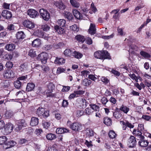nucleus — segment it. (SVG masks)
Returning a JSON list of instances; mask_svg holds the SVG:
<instances>
[{
    "label": "nucleus",
    "instance_id": "2eb2a0df",
    "mask_svg": "<svg viewBox=\"0 0 151 151\" xmlns=\"http://www.w3.org/2000/svg\"><path fill=\"white\" fill-rule=\"evenodd\" d=\"M16 144V142L12 140H9L6 141L5 143V145L7 146V147H6V149H7L8 148H10L12 147H13Z\"/></svg>",
    "mask_w": 151,
    "mask_h": 151
},
{
    "label": "nucleus",
    "instance_id": "393cba45",
    "mask_svg": "<svg viewBox=\"0 0 151 151\" xmlns=\"http://www.w3.org/2000/svg\"><path fill=\"white\" fill-rule=\"evenodd\" d=\"M45 109L42 107H39L37 109L36 113L38 117H40L42 116V113L44 112Z\"/></svg>",
    "mask_w": 151,
    "mask_h": 151
},
{
    "label": "nucleus",
    "instance_id": "f704fd0d",
    "mask_svg": "<svg viewBox=\"0 0 151 151\" xmlns=\"http://www.w3.org/2000/svg\"><path fill=\"white\" fill-rule=\"evenodd\" d=\"M77 40L79 42L83 43L85 40V38L84 36L80 35H78L75 37Z\"/></svg>",
    "mask_w": 151,
    "mask_h": 151
},
{
    "label": "nucleus",
    "instance_id": "cd10ccee",
    "mask_svg": "<svg viewBox=\"0 0 151 151\" xmlns=\"http://www.w3.org/2000/svg\"><path fill=\"white\" fill-rule=\"evenodd\" d=\"M46 138L48 140H52L56 138V136L54 134L49 133L47 134Z\"/></svg>",
    "mask_w": 151,
    "mask_h": 151
},
{
    "label": "nucleus",
    "instance_id": "4468645a",
    "mask_svg": "<svg viewBox=\"0 0 151 151\" xmlns=\"http://www.w3.org/2000/svg\"><path fill=\"white\" fill-rule=\"evenodd\" d=\"M33 34L35 36L43 38L44 36V33L41 29L37 30L34 32Z\"/></svg>",
    "mask_w": 151,
    "mask_h": 151
},
{
    "label": "nucleus",
    "instance_id": "0eeeda50",
    "mask_svg": "<svg viewBox=\"0 0 151 151\" xmlns=\"http://www.w3.org/2000/svg\"><path fill=\"white\" fill-rule=\"evenodd\" d=\"M81 125L77 122H75L70 125V128L76 132L79 131L81 129Z\"/></svg>",
    "mask_w": 151,
    "mask_h": 151
},
{
    "label": "nucleus",
    "instance_id": "864d4df0",
    "mask_svg": "<svg viewBox=\"0 0 151 151\" xmlns=\"http://www.w3.org/2000/svg\"><path fill=\"white\" fill-rule=\"evenodd\" d=\"M10 4L6 2H4L2 5V7L4 9H9Z\"/></svg>",
    "mask_w": 151,
    "mask_h": 151
},
{
    "label": "nucleus",
    "instance_id": "4c0bfd02",
    "mask_svg": "<svg viewBox=\"0 0 151 151\" xmlns=\"http://www.w3.org/2000/svg\"><path fill=\"white\" fill-rule=\"evenodd\" d=\"M22 83L19 81L17 80L14 82V84L15 87L17 89L20 88L22 85Z\"/></svg>",
    "mask_w": 151,
    "mask_h": 151
},
{
    "label": "nucleus",
    "instance_id": "0e129e2a",
    "mask_svg": "<svg viewBox=\"0 0 151 151\" xmlns=\"http://www.w3.org/2000/svg\"><path fill=\"white\" fill-rule=\"evenodd\" d=\"M27 140L25 139H21L19 141L20 144L22 145L24 144H27Z\"/></svg>",
    "mask_w": 151,
    "mask_h": 151
},
{
    "label": "nucleus",
    "instance_id": "ea45409f",
    "mask_svg": "<svg viewBox=\"0 0 151 151\" xmlns=\"http://www.w3.org/2000/svg\"><path fill=\"white\" fill-rule=\"evenodd\" d=\"M13 114V112L11 111H6L5 114V117L6 118H9L12 116Z\"/></svg>",
    "mask_w": 151,
    "mask_h": 151
},
{
    "label": "nucleus",
    "instance_id": "423d86ee",
    "mask_svg": "<svg viewBox=\"0 0 151 151\" xmlns=\"http://www.w3.org/2000/svg\"><path fill=\"white\" fill-rule=\"evenodd\" d=\"M27 125V123L24 119H22L19 121L18 122V124L15 129V131L17 132L20 131L22 129L23 127H26Z\"/></svg>",
    "mask_w": 151,
    "mask_h": 151
},
{
    "label": "nucleus",
    "instance_id": "de8ad7c7",
    "mask_svg": "<svg viewBox=\"0 0 151 151\" xmlns=\"http://www.w3.org/2000/svg\"><path fill=\"white\" fill-rule=\"evenodd\" d=\"M47 86L50 92H51L52 90L54 88L55 86L52 83H49L48 85Z\"/></svg>",
    "mask_w": 151,
    "mask_h": 151
},
{
    "label": "nucleus",
    "instance_id": "72a5a7b5",
    "mask_svg": "<svg viewBox=\"0 0 151 151\" xmlns=\"http://www.w3.org/2000/svg\"><path fill=\"white\" fill-rule=\"evenodd\" d=\"M73 52L72 50L70 49H67L64 51V54L66 56L70 57L72 54V55Z\"/></svg>",
    "mask_w": 151,
    "mask_h": 151
},
{
    "label": "nucleus",
    "instance_id": "680f3d73",
    "mask_svg": "<svg viewBox=\"0 0 151 151\" xmlns=\"http://www.w3.org/2000/svg\"><path fill=\"white\" fill-rule=\"evenodd\" d=\"M114 35V34L113 33L111 34V35L109 36H102V38L105 39H108L113 37Z\"/></svg>",
    "mask_w": 151,
    "mask_h": 151
},
{
    "label": "nucleus",
    "instance_id": "6e6552de",
    "mask_svg": "<svg viewBox=\"0 0 151 151\" xmlns=\"http://www.w3.org/2000/svg\"><path fill=\"white\" fill-rule=\"evenodd\" d=\"M23 24L24 27L30 29L34 28L35 27L34 23L28 20H25L23 23Z\"/></svg>",
    "mask_w": 151,
    "mask_h": 151
},
{
    "label": "nucleus",
    "instance_id": "49530a36",
    "mask_svg": "<svg viewBox=\"0 0 151 151\" xmlns=\"http://www.w3.org/2000/svg\"><path fill=\"white\" fill-rule=\"evenodd\" d=\"M86 114L87 115H90L93 112L91 107L87 108L85 109Z\"/></svg>",
    "mask_w": 151,
    "mask_h": 151
},
{
    "label": "nucleus",
    "instance_id": "79ce46f5",
    "mask_svg": "<svg viewBox=\"0 0 151 151\" xmlns=\"http://www.w3.org/2000/svg\"><path fill=\"white\" fill-rule=\"evenodd\" d=\"M79 99L82 101V107L84 108H85L88 104L86 100L84 99L79 98Z\"/></svg>",
    "mask_w": 151,
    "mask_h": 151
},
{
    "label": "nucleus",
    "instance_id": "6ab92c4d",
    "mask_svg": "<svg viewBox=\"0 0 151 151\" xmlns=\"http://www.w3.org/2000/svg\"><path fill=\"white\" fill-rule=\"evenodd\" d=\"M69 130L66 128H57L56 131V132L58 134H61L68 132Z\"/></svg>",
    "mask_w": 151,
    "mask_h": 151
},
{
    "label": "nucleus",
    "instance_id": "9b49d317",
    "mask_svg": "<svg viewBox=\"0 0 151 151\" xmlns=\"http://www.w3.org/2000/svg\"><path fill=\"white\" fill-rule=\"evenodd\" d=\"M141 139L138 142L139 145L142 147H146L147 146L149 142L145 139L144 136H141Z\"/></svg>",
    "mask_w": 151,
    "mask_h": 151
},
{
    "label": "nucleus",
    "instance_id": "aec40b11",
    "mask_svg": "<svg viewBox=\"0 0 151 151\" xmlns=\"http://www.w3.org/2000/svg\"><path fill=\"white\" fill-rule=\"evenodd\" d=\"M88 31L89 33L91 35H94L95 34L96 29L95 24H93L91 23Z\"/></svg>",
    "mask_w": 151,
    "mask_h": 151
},
{
    "label": "nucleus",
    "instance_id": "e433bc0d",
    "mask_svg": "<svg viewBox=\"0 0 151 151\" xmlns=\"http://www.w3.org/2000/svg\"><path fill=\"white\" fill-rule=\"evenodd\" d=\"M91 81L87 78H85L83 80L82 84L85 86H88L91 83Z\"/></svg>",
    "mask_w": 151,
    "mask_h": 151
},
{
    "label": "nucleus",
    "instance_id": "7c9ffc66",
    "mask_svg": "<svg viewBox=\"0 0 151 151\" xmlns=\"http://www.w3.org/2000/svg\"><path fill=\"white\" fill-rule=\"evenodd\" d=\"M70 2L72 6L74 7L78 8L79 6V3L75 0H70Z\"/></svg>",
    "mask_w": 151,
    "mask_h": 151
},
{
    "label": "nucleus",
    "instance_id": "b1692460",
    "mask_svg": "<svg viewBox=\"0 0 151 151\" xmlns=\"http://www.w3.org/2000/svg\"><path fill=\"white\" fill-rule=\"evenodd\" d=\"M25 35L22 31L18 32L16 34V37L18 40H22L25 37Z\"/></svg>",
    "mask_w": 151,
    "mask_h": 151
},
{
    "label": "nucleus",
    "instance_id": "dca6fc26",
    "mask_svg": "<svg viewBox=\"0 0 151 151\" xmlns=\"http://www.w3.org/2000/svg\"><path fill=\"white\" fill-rule=\"evenodd\" d=\"M39 123V119L38 118L33 117L31 118L30 124L32 126H34L37 125Z\"/></svg>",
    "mask_w": 151,
    "mask_h": 151
},
{
    "label": "nucleus",
    "instance_id": "c9c22d12",
    "mask_svg": "<svg viewBox=\"0 0 151 151\" xmlns=\"http://www.w3.org/2000/svg\"><path fill=\"white\" fill-rule=\"evenodd\" d=\"M42 116H41L40 117L41 119L42 118L46 119L49 116V111L48 110H45V109L44 112L42 113Z\"/></svg>",
    "mask_w": 151,
    "mask_h": 151
},
{
    "label": "nucleus",
    "instance_id": "774afa93",
    "mask_svg": "<svg viewBox=\"0 0 151 151\" xmlns=\"http://www.w3.org/2000/svg\"><path fill=\"white\" fill-rule=\"evenodd\" d=\"M142 118L147 121H149L151 118V117L146 115H143L142 116Z\"/></svg>",
    "mask_w": 151,
    "mask_h": 151
},
{
    "label": "nucleus",
    "instance_id": "c03bdc74",
    "mask_svg": "<svg viewBox=\"0 0 151 151\" xmlns=\"http://www.w3.org/2000/svg\"><path fill=\"white\" fill-rule=\"evenodd\" d=\"M90 106L91 107V109L94 111H97L99 110V106L95 104H90Z\"/></svg>",
    "mask_w": 151,
    "mask_h": 151
},
{
    "label": "nucleus",
    "instance_id": "a211bd4d",
    "mask_svg": "<svg viewBox=\"0 0 151 151\" xmlns=\"http://www.w3.org/2000/svg\"><path fill=\"white\" fill-rule=\"evenodd\" d=\"M15 45L13 44H7L5 47V49L8 51H12L15 49Z\"/></svg>",
    "mask_w": 151,
    "mask_h": 151
},
{
    "label": "nucleus",
    "instance_id": "bb28decb",
    "mask_svg": "<svg viewBox=\"0 0 151 151\" xmlns=\"http://www.w3.org/2000/svg\"><path fill=\"white\" fill-rule=\"evenodd\" d=\"M94 56L96 58L102 59L101 51H99L95 52L94 54Z\"/></svg>",
    "mask_w": 151,
    "mask_h": 151
},
{
    "label": "nucleus",
    "instance_id": "7ed1b4c3",
    "mask_svg": "<svg viewBox=\"0 0 151 151\" xmlns=\"http://www.w3.org/2000/svg\"><path fill=\"white\" fill-rule=\"evenodd\" d=\"M39 12L42 19L45 21L49 20L50 18V14L47 11L41 9H40Z\"/></svg>",
    "mask_w": 151,
    "mask_h": 151
},
{
    "label": "nucleus",
    "instance_id": "a18cd8bd",
    "mask_svg": "<svg viewBox=\"0 0 151 151\" xmlns=\"http://www.w3.org/2000/svg\"><path fill=\"white\" fill-rule=\"evenodd\" d=\"M109 137L112 139H113L116 137V134L113 130H111L110 131L109 134Z\"/></svg>",
    "mask_w": 151,
    "mask_h": 151
},
{
    "label": "nucleus",
    "instance_id": "412c9836",
    "mask_svg": "<svg viewBox=\"0 0 151 151\" xmlns=\"http://www.w3.org/2000/svg\"><path fill=\"white\" fill-rule=\"evenodd\" d=\"M41 44L40 39L39 38H37L32 42V45L33 47H37L40 45Z\"/></svg>",
    "mask_w": 151,
    "mask_h": 151
},
{
    "label": "nucleus",
    "instance_id": "1a4fd4ad",
    "mask_svg": "<svg viewBox=\"0 0 151 151\" xmlns=\"http://www.w3.org/2000/svg\"><path fill=\"white\" fill-rule=\"evenodd\" d=\"M136 143L135 138L133 136H131L128 140V146L130 147H135Z\"/></svg>",
    "mask_w": 151,
    "mask_h": 151
},
{
    "label": "nucleus",
    "instance_id": "5fc2aeb1",
    "mask_svg": "<svg viewBox=\"0 0 151 151\" xmlns=\"http://www.w3.org/2000/svg\"><path fill=\"white\" fill-rule=\"evenodd\" d=\"M93 132L92 129L87 130L86 135L87 136H93Z\"/></svg>",
    "mask_w": 151,
    "mask_h": 151
},
{
    "label": "nucleus",
    "instance_id": "37998d69",
    "mask_svg": "<svg viewBox=\"0 0 151 151\" xmlns=\"http://www.w3.org/2000/svg\"><path fill=\"white\" fill-rule=\"evenodd\" d=\"M65 17L69 20H72L73 18L72 14L69 12L65 13Z\"/></svg>",
    "mask_w": 151,
    "mask_h": 151
},
{
    "label": "nucleus",
    "instance_id": "f8f14e48",
    "mask_svg": "<svg viewBox=\"0 0 151 151\" xmlns=\"http://www.w3.org/2000/svg\"><path fill=\"white\" fill-rule=\"evenodd\" d=\"M54 5L58 9L63 10L66 8V6L62 1H55L54 2Z\"/></svg>",
    "mask_w": 151,
    "mask_h": 151
},
{
    "label": "nucleus",
    "instance_id": "c85d7f7f",
    "mask_svg": "<svg viewBox=\"0 0 151 151\" xmlns=\"http://www.w3.org/2000/svg\"><path fill=\"white\" fill-rule=\"evenodd\" d=\"M119 110L124 113L127 114L129 110V108L127 107L126 106L122 105L120 107Z\"/></svg>",
    "mask_w": 151,
    "mask_h": 151
},
{
    "label": "nucleus",
    "instance_id": "f03ea898",
    "mask_svg": "<svg viewBox=\"0 0 151 151\" xmlns=\"http://www.w3.org/2000/svg\"><path fill=\"white\" fill-rule=\"evenodd\" d=\"M13 128V125L11 123H8L4 125L2 129V132L4 134H8L12 132Z\"/></svg>",
    "mask_w": 151,
    "mask_h": 151
},
{
    "label": "nucleus",
    "instance_id": "a19ab883",
    "mask_svg": "<svg viewBox=\"0 0 151 151\" xmlns=\"http://www.w3.org/2000/svg\"><path fill=\"white\" fill-rule=\"evenodd\" d=\"M14 74V72L11 70H7L4 72V76H13Z\"/></svg>",
    "mask_w": 151,
    "mask_h": 151
},
{
    "label": "nucleus",
    "instance_id": "2f4dec72",
    "mask_svg": "<svg viewBox=\"0 0 151 151\" xmlns=\"http://www.w3.org/2000/svg\"><path fill=\"white\" fill-rule=\"evenodd\" d=\"M36 52V51L33 49H31L29 50L28 55L32 58H34L37 55Z\"/></svg>",
    "mask_w": 151,
    "mask_h": 151
},
{
    "label": "nucleus",
    "instance_id": "4d7b16f0",
    "mask_svg": "<svg viewBox=\"0 0 151 151\" xmlns=\"http://www.w3.org/2000/svg\"><path fill=\"white\" fill-rule=\"evenodd\" d=\"M90 72L88 71L87 70H84L82 71L81 72V76H85L86 75V76L88 75V76H94L93 75H91V74H89Z\"/></svg>",
    "mask_w": 151,
    "mask_h": 151
},
{
    "label": "nucleus",
    "instance_id": "09e8293b",
    "mask_svg": "<svg viewBox=\"0 0 151 151\" xmlns=\"http://www.w3.org/2000/svg\"><path fill=\"white\" fill-rule=\"evenodd\" d=\"M42 124L44 127L47 129L50 126V123L49 122L43 121Z\"/></svg>",
    "mask_w": 151,
    "mask_h": 151
},
{
    "label": "nucleus",
    "instance_id": "ddd939ff",
    "mask_svg": "<svg viewBox=\"0 0 151 151\" xmlns=\"http://www.w3.org/2000/svg\"><path fill=\"white\" fill-rule=\"evenodd\" d=\"M73 13L74 16L77 19H83V17L82 14L77 10H73Z\"/></svg>",
    "mask_w": 151,
    "mask_h": 151
},
{
    "label": "nucleus",
    "instance_id": "4be33fe9",
    "mask_svg": "<svg viewBox=\"0 0 151 151\" xmlns=\"http://www.w3.org/2000/svg\"><path fill=\"white\" fill-rule=\"evenodd\" d=\"M65 62V60L63 58L56 57L54 61V63L58 65H61Z\"/></svg>",
    "mask_w": 151,
    "mask_h": 151
},
{
    "label": "nucleus",
    "instance_id": "f257e3e1",
    "mask_svg": "<svg viewBox=\"0 0 151 151\" xmlns=\"http://www.w3.org/2000/svg\"><path fill=\"white\" fill-rule=\"evenodd\" d=\"M66 21L64 19H60L58 21V25L54 27V29L55 32L59 34H63L64 32V29L62 27L65 26Z\"/></svg>",
    "mask_w": 151,
    "mask_h": 151
},
{
    "label": "nucleus",
    "instance_id": "c756f323",
    "mask_svg": "<svg viewBox=\"0 0 151 151\" xmlns=\"http://www.w3.org/2000/svg\"><path fill=\"white\" fill-rule=\"evenodd\" d=\"M72 55L74 56L75 58L78 59L81 58L83 56L82 54L77 52L76 51H74L73 52Z\"/></svg>",
    "mask_w": 151,
    "mask_h": 151
},
{
    "label": "nucleus",
    "instance_id": "3c124183",
    "mask_svg": "<svg viewBox=\"0 0 151 151\" xmlns=\"http://www.w3.org/2000/svg\"><path fill=\"white\" fill-rule=\"evenodd\" d=\"M50 28V27L46 24L42 25V29L44 31H47L49 30Z\"/></svg>",
    "mask_w": 151,
    "mask_h": 151
},
{
    "label": "nucleus",
    "instance_id": "69168bd1",
    "mask_svg": "<svg viewBox=\"0 0 151 151\" xmlns=\"http://www.w3.org/2000/svg\"><path fill=\"white\" fill-rule=\"evenodd\" d=\"M7 29L10 31L14 30V26L12 24H9Z\"/></svg>",
    "mask_w": 151,
    "mask_h": 151
},
{
    "label": "nucleus",
    "instance_id": "5701e85b",
    "mask_svg": "<svg viewBox=\"0 0 151 151\" xmlns=\"http://www.w3.org/2000/svg\"><path fill=\"white\" fill-rule=\"evenodd\" d=\"M35 85L33 83H29L27 84L26 88V90L27 91H32L34 88Z\"/></svg>",
    "mask_w": 151,
    "mask_h": 151
},
{
    "label": "nucleus",
    "instance_id": "58836bf2",
    "mask_svg": "<svg viewBox=\"0 0 151 151\" xmlns=\"http://www.w3.org/2000/svg\"><path fill=\"white\" fill-rule=\"evenodd\" d=\"M8 139L5 136L0 137V145L3 144H5V143L7 140Z\"/></svg>",
    "mask_w": 151,
    "mask_h": 151
},
{
    "label": "nucleus",
    "instance_id": "9d476101",
    "mask_svg": "<svg viewBox=\"0 0 151 151\" xmlns=\"http://www.w3.org/2000/svg\"><path fill=\"white\" fill-rule=\"evenodd\" d=\"M1 15L4 18L6 19H10L12 16L11 12L6 10H4L2 11Z\"/></svg>",
    "mask_w": 151,
    "mask_h": 151
},
{
    "label": "nucleus",
    "instance_id": "338daca9",
    "mask_svg": "<svg viewBox=\"0 0 151 151\" xmlns=\"http://www.w3.org/2000/svg\"><path fill=\"white\" fill-rule=\"evenodd\" d=\"M117 31L118 34L121 36L124 35V32L122 28H118Z\"/></svg>",
    "mask_w": 151,
    "mask_h": 151
},
{
    "label": "nucleus",
    "instance_id": "603ef678",
    "mask_svg": "<svg viewBox=\"0 0 151 151\" xmlns=\"http://www.w3.org/2000/svg\"><path fill=\"white\" fill-rule=\"evenodd\" d=\"M77 97L85 93V91L83 90H78L75 91Z\"/></svg>",
    "mask_w": 151,
    "mask_h": 151
},
{
    "label": "nucleus",
    "instance_id": "6e6d98bb",
    "mask_svg": "<svg viewBox=\"0 0 151 151\" xmlns=\"http://www.w3.org/2000/svg\"><path fill=\"white\" fill-rule=\"evenodd\" d=\"M70 28L72 30H73L74 31L77 32L78 30V29L77 27V25L76 24H74L71 26H70Z\"/></svg>",
    "mask_w": 151,
    "mask_h": 151
},
{
    "label": "nucleus",
    "instance_id": "473e14b6",
    "mask_svg": "<svg viewBox=\"0 0 151 151\" xmlns=\"http://www.w3.org/2000/svg\"><path fill=\"white\" fill-rule=\"evenodd\" d=\"M140 54L142 56L146 58H150L151 57L149 54L143 51H140Z\"/></svg>",
    "mask_w": 151,
    "mask_h": 151
},
{
    "label": "nucleus",
    "instance_id": "39448f33",
    "mask_svg": "<svg viewBox=\"0 0 151 151\" xmlns=\"http://www.w3.org/2000/svg\"><path fill=\"white\" fill-rule=\"evenodd\" d=\"M28 15L30 17L35 18L38 17L39 13L37 11L33 9H29L27 11Z\"/></svg>",
    "mask_w": 151,
    "mask_h": 151
},
{
    "label": "nucleus",
    "instance_id": "e2e57ef3",
    "mask_svg": "<svg viewBox=\"0 0 151 151\" xmlns=\"http://www.w3.org/2000/svg\"><path fill=\"white\" fill-rule=\"evenodd\" d=\"M78 97L75 91H74V92L72 93H71L69 97V99H72L74 98L75 97Z\"/></svg>",
    "mask_w": 151,
    "mask_h": 151
},
{
    "label": "nucleus",
    "instance_id": "f3484780",
    "mask_svg": "<svg viewBox=\"0 0 151 151\" xmlns=\"http://www.w3.org/2000/svg\"><path fill=\"white\" fill-rule=\"evenodd\" d=\"M102 55V59H111L110 54L106 50L101 51Z\"/></svg>",
    "mask_w": 151,
    "mask_h": 151
},
{
    "label": "nucleus",
    "instance_id": "8fccbe9b",
    "mask_svg": "<svg viewBox=\"0 0 151 151\" xmlns=\"http://www.w3.org/2000/svg\"><path fill=\"white\" fill-rule=\"evenodd\" d=\"M130 78L133 80H135L137 82H138V80L141 81L142 78L140 76H130Z\"/></svg>",
    "mask_w": 151,
    "mask_h": 151
},
{
    "label": "nucleus",
    "instance_id": "13d9d810",
    "mask_svg": "<svg viewBox=\"0 0 151 151\" xmlns=\"http://www.w3.org/2000/svg\"><path fill=\"white\" fill-rule=\"evenodd\" d=\"M52 45H45L44 46V49L46 50H50L52 49Z\"/></svg>",
    "mask_w": 151,
    "mask_h": 151
},
{
    "label": "nucleus",
    "instance_id": "052dcab7",
    "mask_svg": "<svg viewBox=\"0 0 151 151\" xmlns=\"http://www.w3.org/2000/svg\"><path fill=\"white\" fill-rule=\"evenodd\" d=\"M13 64L10 61H8L6 62V68H11L13 66Z\"/></svg>",
    "mask_w": 151,
    "mask_h": 151
},
{
    "label": "nucleus",
    "instance_id": "bf43d9fd",
    "mask_svg": "<svg viewBox=\"0 0 151 151\" xmlns=\"http://www.w3.org/2000/svg\"><path fill=\"white\" fill-rule=\"evenodd\" d=\"M114 116L116 119H119L120 118L121 115L119 113L117 112H115L113 113Z\"/></svg>",
    "mask_w": 151,
    "mask_h": 151
},
{
    "label": "nucleus",
    "instance_id": "a878e982",
    "mask_svg": "<svg viewBox=\"0 0 151 151\" xmlns=\"http://www.w3.org/2000/svg\"><path fill=\"white\" fill-rule=\"evenodd\" d=\"M104 123L107 126H110L112 124V122L111 119L108 117H105L104 119Z\"/></svg>",
    "mask_w": 151,
    "mask_h": 151
},
{
    "label": "nucleus",
    "instance_id": "20e7f679",
    "mask_svg": "<svg viewBox=\"0 0 151 151\" xmlns=\"http://www.w3.org/2000/svg\"><path fill=\"white\" fill-rule=\"evenodd\" d=\"M48 59V55L45 52H42L38 55L37 59L38 60H40L42 63L46 64L47 62Z\"/></svg>",
    "mask_w": 151,
    "mask_h": 151
}]
</instances>
